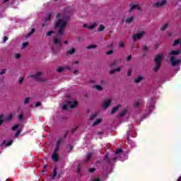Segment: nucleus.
I'll return each mask as SVG.
<instances>
[{
	"instance_id": "f257e3e1",
	"label": "nucleus",
	"mask_w": 181,
	"mask_h": 181,
	"mask_svg": "<svg viewBox=\"0 0 181 181\" xmlns=\"http://www.w3.org/2000/svg\"><path fill=\"white\" fill-rule=\"evenodd\" d=\"M56 18L55 27L58 29L59 35H64V29L69 21V15L67 13H58Z\"/></svg>"
},
{
	"instance_id": "f03ea898",
	"label": "nucleus",
	"mask_w": 181,
	"mask_h": 181,
	"mask_svg": "<svg viewBox=\"0 0 181 181\" xmlns=\"http://www.w3.org/2000/svg\"><path fill=\"white\" fill-rule=\"evenodd\" d=\"M180 49L173 50L168 54L167 57L170 59L172 66H177L180 63V59L176 58L177 54H180Z\"/></svg>"
},
{
	"instance_id": "7ed1b4c3",
	"label": "nucleus",
	"mask_w": 181,
	"mask_h": 181,
	"mask_svg": "<svg viewBox=\"0 0 181 181\" xmlns=\"http://www.w3.org/2000/svg\"><path fill=\"white\" fill-rule=\"evenodd\" d=\"M62 143L61 140H58L57 142V147L55 148V149L54 150V152L52 153V159L54 162H57V160H59V147L60 146V144Z\"/></svg>"
},
{
	"instance_id": "20e7f679",
	"label": "nucleus",
	"mask_w": 181,
	"mask_h": 181,
	"mask_svg": "<svg viewBox=\"0 0 181 181\" xmlns=\"http://www.w3.org/2000/svg\"><path fill=\"white\" fill-rule=\"evenodd\" d=\"M163 54H158L156 58H155V63H156V66L154 67V71H158L160 67V63L162 62V59H163Z\"/></svg>"
},
{
	"instance_id": "39448f33",
	"label": "nucleus",
	"mask_w": 181,
	"mask_h": 181,
	"mask_svg": "<svg viewBox=\"0 0 181 181\" xmlns=\"http://www.w3.org/2000/svg\"><path fill=\"white\" fill-rule=\"evenodd\" d=\"M78 105L77 101H68L66 105H64L62 108L63 110H69V108H76Z\"/></svg>"
},
{
	"instance_id": "423d86ee",
	"label": "nucleus",
	"mask_w": 181,
	"mask_h": 181,
	"mask_svg": "<svg viewBox=\"0 0 181 181\" xmlns=\"http://www.w3.org/2000/svg\"><path fill=\"white\" fill-rule=\"evenodd\" d=\"M30 77L37 80V81H45V77H43V74L42 71H38L35 75H31Z\"/></svg>"
},
{
	"instance_id": "0eeeda50",
	"label": "nucleus",
	"mask_w": 181,
	"mask_h": 181,
	"mask_svg": "<svg viewBox=\"0 0 181 181\" xmlns=\"http://www.w3.org/2000/svg\"><path fill=\"white\" fill-rule=\"evenodd\" d=\"M11 129L13 131H17L16 134H15V137H16L20 135L21 132L22 131V126L21 124H15Z\"/></svg>"
},
{
	"instance_id": "6e6552de",
	"label": "nucleus",
	"mask_w": 181,
	"mask_h": 181,
	"mask_svg": "<svg viewBox=\"0 0 181 181\" xmlns=\"http://www.w3.org/2000/svg\"><path fill=\"white\" fill-rule=\"evenodd\" d=\"M166 2V0L158 1L154 4V6H156V8H160L162 6H165Z\"/></svg>"
},
{
	"instance_id": "1a4fd4ad",
	"label": "nucleus",
	"mask_w": 181,
	"mask_h": 181,
	"mask_svg": "<svg viewBox=\"0 0 181 181\" xmlns=\"http://www.w3.org/2000/svg\"><path fill=\"white\" fill-rule=\"evenodd\" d=\"M134 9H138V11L141 10V6L138 3H132L130 4V12H132Z\"/></svg>"
},
{
	"instance_id": "9d476101",
	"label": "nucleus",
	"mask_w": 181,
	"mask_h": 181,
	"mask_svg": "<svg viewBox=\"0 0 181 181\" xmlns=\"http://www.w3.org/2000/svg\"><path fill=\"white\" fill-rule=\"evenodd\" d=\"M54 45H59L62 47V37L59 36L54 37Z\"/></svg>"
},
{
	"instance_id": "9b49d317",
	"label": "nucleus",
	"mask_w": 181,
	"mask_h": 181,
	"mask_svg": "<svg viewBox=\"0 0 181 181\" xmlns=\"http://www.w3.org/2000/svg\"><path fill=\"white\" fill-rule=\"evenodd\" d=\"M144 35H145V32L140 31V32L137 33L136 34H135L134 35H133V39L134 40H138V39H141V36H144Z\"/></svg>"
},
{
	"instance_id": "f8f14e48",
	"label": "nucleus",
	"mask_w": 181,
	"mask_h": 181,
	"mask_svg": "<svg viewBox=\"0 0 181 181\" xmlns=\"http://www.w3.org/2000/svg\"><path fill=\"white\" fill-rule=\"evenodd\" d=\"M111 99L110 98H108V99H106L103 103V108H108V107H110V105H111Z\"/></svg>"
},
{
	"instance_id": "ddd939ff",
	"label": "nucleus",
	"mask_w": 181,
	"mask_h": 181,
	"mask_svg": "<svg viewBox=\"0 0 181 181\" xmlns=\"http://www.w3.org/2000/svg\"><path fill=\"white\" fill-rule=\"evenodd\" d=\"M96 26H97L96 23H93L92 25H88V24L83 25V28H87L90 30H93V29H94V28H95Z\"/></svg>"
},
{
	"instance_id": "4468645a",
	"label": "nucleus",
	"mask_w": 181,
	"mask_h": 181,
	"mask_svg": "<svg viewBox=\"0 0 181 181\" xmlns=\"http://www.w3.org/2000/svg\"><path fill=\"white\" fill-rule=\"evenodd\" d=\"M124 22H126V23H131V22H132V21H134V17L133 16L128 17L127 18H124Z\"/></svg>"
},
{
	"instance_id": "2eb2a0df",
	"label": "nucleus",
	"mask_w": 181,
	"mask_h": 181,
	"mask_svg": "<svg viewBox=\"0 0 181 181\" xmlns=\"http://www.w3.org/2000/svg\"><path fill=\"white\" fill-rule=\"evenodd\" d=\"M65 69H68L69 70H70V67H66V66H59L57 69V71H58L59 73H62V71H64V70Z\"/></svg>"
},
{
	"instance_id": "dca6fc26",
	"label": "nucleus",
	"mask_w": 181,
	"mask_h": 181,
	"mask_svg": "<svg viewBox=\"0 0 181 181\" xmlns=\"http://www.w3.org/2000/svg\"><path fill=\"white\" fill-rule=\"evenodd\" d=\"M119 108H121V105H119L113 107L112 109L111 114H115V112H117V111H118V110H119Z\"/></svg>"
},
{
	"instance_id": "f3484780",
	"label": "nucleus",
	"mask_w": 181,
	"mask_h": 181,
	"mask_svg": "<svg viewBox=\"0 0 181 181\" xmlns=\"http://www.w3.org/2000/svg\"><path fill=\"white\" fill-rule=\"evenodd\" d=\"M127 114H128V109L124 108V110H122L119 117H124V115H127Z\"/></svg>"
},
{
	"instance_id": "a211bd4d",
	"label": "nucleus",
	"mask_w": 181,
	"mask_h": 181,
	"mask_svg": "<svg viewBox=\"0 0 181 181\" xmlns=\"http://www.w3.org/2000/svg\"><path fill=\"white\" fill-rule=\"evenodd\" d=\"M93 88H94V90H97L98 91H103V86L100 85H95L93 86Z\"/></svg>"
},
{
	"instance_id": "6ab92c4d",
	"label": "nucleus",
	"mask_w": 181,
	"mask_h": 181,
	"mask_svg": "<svg viewBox=\"0 0 181 181\" xmlns=\"http://www.w3.org/2000/svg\"><path fill=\"white\" fill-rule=\"evenodd\" d=\"M68 54L73 55L76 53V48L72 47L67 51Z\"/></svg>"
},
{
	"instance_id": "aec40b11",
	"label": "nucleus",
	"mask_w": 181,
	"mask_h": 181,
	"mask_svg": "<svg viewBox=\"0 0 181 181\" xmlns=\"http://www.w3.org/2000/svg\"><path fill=\"white\" fill-rule=\"evenodd\" d=\"M177 45H180V46H181V40L180 39L175 40L174 41L173 46H177Z\"/></svg>"
},
{
	"instance_id": "412c9836",
	"label": "nucleus",
	"mask_w": 181,
	"mask_h": 181,
	"mask_svg": "<svg viewBox=\"0 0 181 181\" xmlns=\"http://www.w3.org/2000/svg\"><path fill=\"white\" fill-rule=\"evenodd\" d=\"M149 108L150 110H153L155 108V102L153 100H151L149 104Z\"/></svg>"
},
{
	"instance_id": "4be33fe9",
	"label": "nucleus",
	"mask_w": 181,
	"mask_h": 181,
	"mask_svg": "<svg viewBox=\"0 0 181 181\" xmlns=\"http://www.w3.org/2000/svg\"><path fill=\"white\" fill-rule=\"evenodd\" d=\"M13 142V141L12 140H11V141H8V144H6V141H4L3 142V145H6V146H11V145H12Z\"/></svg>"
},
{
	"instance_id": "5701e85b",
	"label": "nucleus",
	"mask_w": 181,
	"mask_h": 181,
	"mask_svg": "<svg viewBox=\"0 0 181 181\" xmlns=\"http://www.w3.org/2000/svg\"><path fill=\"white\" fill-rule=\"evenodd\" d=\"M116 71H121V67H118L115 69H112L110 71V74H114Z\"/></svg>"
},
{
	"instance_id": "b1692460",
	"label": "nucleus",
	"mask_w": 181,
	"mask_h": 181,
	"mask_svg": "<svg viewBox=\"0 0 181 181\" xmlns=\"http://www.w3.org/2000/svg\"><path fill=\"white\" fill-rule=\"evenodd\" d=\"M33 33H35V28H33L31 31L25 35V37H29V36H31Z\"/></svg>"
},
{
	"instance_id": "393cba45",
	"label": "nucleus",
	"mask_w": 181,
	"mask_h": 181,
	"mask_svg": "<svg viewBox=\"0 0 181 181\" xmlns=\"http://www.w3.org/2000/svg\"><path fill=\"white\" fill-rule=\"evenodd\" d=\"M56 168L53 170V174L51 175L52 179H54L56 176H57V171L56 170Z\"/></svg>"
},
{
	"instance_id": "a878e982",
	"label": "nucleus",
	"mask_w": 181,
	"mask_h": 181,
	"mask_svg": "<svg viewBox=\"0 0 181 181\" xmlns=\"http://www.w3.org/2000/svg\"><path fill=\"white\" fill-rule=\"evenodd\" d=\"M51 18H52V13H49L47 15V18H45V22H49Z\"/></svg>"
},
{
	"instance_id": "bb28decb",
	"label": "nucleus",
	"mask_w": 181,
	"mask_h": 181,
	"mask_svg": "<svg viewBox=\"0 0 181 181\" xmlns=\"http://www.w3.org/2000/svg\"><path fill=\"white\" fill-rule=\"evenodd\" d=\"M169 26V24L165 23L161 27V30H166Z\"/></svg>"
},
{
	"instance_id": "cd10ccee",
	"label": "nucleus",
	"mask_w": 181,
	"mask_h": 181,
	"mask_svg": "<svg viewBox=\"0 0 181 181\" xmlns=\"http://www.w3.org/2000/svg\"><path fill=\"white\" fill-rule=\"evenodd\" d=\"M101 121H102L101 119H98L93 123V126L98 125V124H101Z\"/></svg>"
},
{
	"instance_id": "c85d7f7f",
	"label": "nucleus",
	"mask_w": 181,
	"mask_h": 181,
	"mask_svg": "<svg viewBox=\"0 0 181 181\" xmlns=\"http://www.w3.org/2000/svg\"><path fill=\"white\" fill-rule=\"evenodd\" d=\"M93 156L92 153H89L87 156H86V162H88V160H90V158H91V156Z\"/></svg>"
},
{
	"instance_id": "c756f323",
	"label": "nucleus",
	"mask_w": 181,
	"mask_h": 181,
	"mask_svg": "<svg viewBox=\"0 0 181 181\" xmlns=\"http://www.w3.org/2000/svg\"><path fill=\"white\" fill-rule=\"evenodd\" d=\"M104 29H105V27H104L103 25H100L99 26L98 30H99V32H103V30H104Z\"/></svg>"
},
{
	"instance_id": "7c9ffc66",
	"label": "nucleus",
	"mask_w": 181,
	"mask_h": 181,
	"mask_svg": "<svg viewBox=\"0 0 181 181\" xmlns=\"http://www.w3.org/2000/svg\"><path fill=\"white\" fill-rule=\"evenodd\" d=\"M142 78H144V77L142 76H139L138 78H136L135 79V83H139V81H141V80H142Z\"/></svg>"
},
{
	"instance_id": "2f4dec72",
	"label": "nucleus",
	"mask_w": 181,
	"mask_h": 181,
	"mask_svg": "<svg viewBox=\"0 0 181 181\" xmlns=\"http://www.w3.org/2000/svg\"><path fill=\"white\" fill-rule=\"evenodd\" d=\"M54 33V31H48L46 34V36H52Z\"/></svg>"
},
{
	"instance_id": "473e14b6",
	"label": "nucleus",
	"mask_w": 181,
	"mask_h": 181,
	"mask_svg": "<svg viewBox=\"0 0 181 181\" xmlns=\"http://www.w3.org/2000/svg\"><path fill=\"white\" fill-rule=\"evenodd\" d=\"M13 117V115L12 114L8 115L6 118L7 121H10V119H12Z\"/></svg>"
},
{
	"instance_id": "72a5a7b5",
	"label": "nucleus",
	"mask_w": 181,
	"mask_h": 181,
	"mask_svg": "<svg viewBox=\"0 0 181 181\" xmlns=\"http://www.w3.org/2000/svg\"><path fill=\"white\" fill-rule=\"evenodd\" d=\"M4 122V115H0V125H2V123Z\"/></svg>"
},
{
	"instance_id": "f704fd0d",
	"label": "nucleus",
	"mask_w": 181,
	"mask_h": 181,
	"mask_svg": "<svg viewBox=\"0 0 181 181\" xmlns=\"http://www.w3.org/2000/svg\"><path fill=\"white\" fill-rule=\"evenodd\" d=\"M122 152V150L121 148H117L115 151V154L118 155V153H121Z\"/></svg>"
},
{
	"instance_id": "c9c22d12",
	"label": "nucleus",
	"mask_w": 181,
	"mask_h": 181,
	"mask_svg": "<svg viewBox=\"0 0 181 181\" xmlns=\"http://www.w3.org/2000/svg\"><path fill=\"white\" fill-rule=\"evenodd\" d=\"M30 101V98H27L24 101V104H28Z\"/></svg>"
},
{
	"instance_id": "e433bc0d",
	"label": "nucleus",
	"mask_w": 181,
	"mask_h": 181,
	"mask_svg": "<svg viewBox=\"0 0 181 181\" xmlns=\"http://www.w3.org/2000/svg\"><path fill=\"white\" fill-rule=\"evenodd\" d=\"M25 80V78L24 77H21L19 79V83L20 84H22V83H23V81Z\"/></svg>"
},
{
	"instance_id": "4c0bfd02",
	"label": "nucleus",
	"mask_w": 181,
	"mask_h": 181,
	"mask_svg": "<svg viewBox=\"0 0 181 181\" xmlns=\"http://www.w3.org/2000/svg\"><path fill=\"white\" fill-rule=\"evenodd\" d=\"M124 44L123 42H119V47H124Z\"/></svg>"
},
{
	"instance_id": "58836bf2",
	"label": "nucleus",
	"mask_w": 181,
	"mask_h": 181,
	"mask_svg": "<svg viewBox=\"0 0 181 181\" xmlns=\"http://www.w3.org/2000/svg\"><path fill=\"white\" fill-rule=\"evenodd\" d=\"M88 172L93 173V172H95V168H89Z\"/></svg>"
},
{
	"instance_id": "ea45409f",
	"label": "nucleus",
	"mask_w": 181,
	"mask_h": 181,
	"mask_svg": "<svg viewBox=\"0 0 181 181\" xmlns=\"http://www.w3.org/2000/svg\"><path fill=\"white\" fill-rule=\"evenodd\" d=\"M139 104H141L139 101L134 103V107H139Z\"/></svg>"
},
{
	"instance_id": "a19ab883",
	"label": "nucleus",
	"mask_w": 181,
	"mask_h": 181,
	"mask_svg": "<svg viewBox=\"0 0 181 181\" xmlns=\"http://www.w3.org/2000/svg\"><path fill=\"white\" fill-rule=\"evenodd\" d=\"M87 49H95V45H91L87 47Z\"/></svg>"
},
{
	"instance_id": "79ce46f5",
	"label": "nucleus",
	"mask_w": 181,
	"mask_h": 181,
	"mask_svg": "<svg viewBox=\"0 0 181 181\" xmlns=\"http://www.w3.org/2000/svg\"><path fill=\"white\" fill-rule=\"evenodd\" d=\"M15 57L16 59H19L21 57V54H16Z\"/></svg>"
},
{
	"instance_id": "37998d69",
	"label": "nucleus",
	"mask_w": 181,
	"mask_h": 181,
	"mask_svg": "<svg viewBox=\"0 0 181 181\" xmlns=\"http://www.w3.org/2000/svg\"><path fill=\"white\" fill-rule=\"evenodd\" d=\"M42 105V103L40 102H37L35 105V107H40Z\"/></svg>"
},
{
	"instance_id": "c03bdc74",
	"label": "nucleus",
	"mask_w": 181,
	"mask_h": 181,
	"mask_svg": "<svg viewBox=\"0 0 181 181\" xmlns=\"http://www.w3.org/2000/svg\"><path fill=\"white\" fill-rule=\"evenodd\" d=\"M28 47V42H24L23 44V47L25 48V47Z\"/></svg>"
},
{
	"instance_id": "a18cd8bd",
	"label": "nucleus",
	"mask_w": 181,
	"mask_h": 181,
	"mask_svg": "<svg viewBox=\"0 0 181 181\" xmlns=\"http://www.w3.org/2000/svg\"><path fill=\"white\" fill-rule=\"evenodd\" d=\"M132 56L129 55V57H127V62H129L130 60H132Z\"/></svg>"
},
{
	"instance_id": "49530a36",
	"label": "nucleus",
	"mask_w": 181,
	"mask_h": 181,
	"mask_svg": "<svg viewBox=\"0 0 181 181\" xmlns=\"http://www.w3.org/2000/svg\"><path fill=\"white\" fill-rule=\"evenodd\" d=\"M6 72V69H3L1 72H0V74H5Z\"/></svg>"
},
{
	"instance_id": "de8ad7c7",
	"label": "nucleus",
	"mask_w": 181,
	"mask_h": 181,
	"mask_svg": "<svg viewBox=\"0 0 181 181\" xmlns=\"http://www.w3.org/2000/svg\"><path fill=\"white\" fill-rule=\"evenodd\" d=\"M8 40V37H4L3 39V42H6Z\"/></svg>"
},
{
	"instance_id": "09e8293b",
	"label": "nucleus",
	"mask_w": 181,
	"mask_h": 181,
	"mask_svg": "<svg viewBox=\"0 0 181 181\" xmlns=\"http://www.w3.org/2000/svg\"><path fill=\"white\" fill-rule=\"evenodd\" d=\"M92 181H100V179H98V178H93Z\"/></svg>"
},
{
	"instance_id": "8fccbe9b",
	"label": "nucleus",
	"mask_w": 181,
	"mask_h": 181,
	"mask_svg": "<svg viewBox=\"0 0 181 181\" xmlns=\"http://www.w3.org/2000/svg\"><path fill=\"white\" fill-rule=\"evenodd\" d=\"M143 50H148V47L144 46V47H143Z\"/></svg>"
},
{
	"instance_id": "3c124183",
	"label": "nucleus",
	"mask_w": 181,
	"mask_h": 181,
	"mask_svg": "<svg viewBox=\"0 0 181 181\" xmlns=\"http://www.w3.org/2000/svg\"><path fill=\"white\" fill-rule=\"evenodd\" d=\"M112 54V51L111 50L107 52V54Z\"/></svg>"
},
{
	"instance_id": "603ef678",
	"label": "nucleus",
	"mask_w": 181,
	"mask_h": 181,
	"mask_svg": "<svg viewBox=\"0 0 181 181\" xmlns=\"http://www.w3.org/2000/svg\"><path fill=\"white\" fill-rule=\"evenodd\" d=\"M73 64H78V61H75L74 62H73Z\"/></svg>"
},
{
	"instance_id": "864d4df0",
	"label": "nucleus",
	"mask_w": 181,
	"mask_h": 181,
	"mask_svg": "<svg viewBox=\"0 0 181 181\" xmlns=\"http://www.w3.org/2000/svg\"><path fill=\"white\" fill-rule=\"evenodd\" d=\"M22 118H23V116L22 115H19V119H22Z\"/></svg>"
},
{
	"instance_id": "5fc2aeb1",
	"label": "nucleus",
	"mask_w": 181,
	"mask_h": 181,
	"mask_svg": "<svg viewBox=\"0 0 181 181\" xmlns=\"http://www.w3.org/2000/svg\"><path fill=\"white\" fill-rule=\"evenodd\" d=\"M78 71L75 70V71H74V74H76V73H78Z\"/></svg>"
},
{
	"instance_id": "6e6d98bb",
	"label": "nucleus",
	"mask_w": 181,
	"mask_h": 181,
	"mask_svg": "<svg viewBox=\"0 0 181 181\" xmlns=\"http://www.w3.org/2000/svg\"><path fill=\"white\" fill-rule=\"evenodd\" d=\"M108 158V155H106L105 159L107 160Z\"/></svg>"
},
{
	"instance_id": "4d7b16f0",
	"label": "nucleus",
	"mask_w": 181,
	"mask_h": 181,
	"mask_svg": "<svg viewBox=\"0 0 181 181\" xmlns=\"http://www.w3.org/2000/svg\"><path fill=\"white\" fill-rule=\"evenodd\" d=\"M177 181H181V177L178 178Z\"/></svg>"
},
{
	"instance_id": "13d9d810",
	"label": "nucleus",
	"mask_w": 181,
	"mask_h": 181,
	"mask_svg": "<svg viewBox=\"0 0 181 181\" xmlns=\"http://www.w3.org/2000/svg\"><path fill=\"white\" fill-rule=\"evenodd\" d=\"M127 74L128 76H131V72L129 71Z\"/></svg>"
},
{
	"instance_id": "bf43d9fd",
	"label": "nucleus",
	"mask_w": 181,
	"mask_h": 181,
	"mask_svg": "<svg viewBox=\"0 0 181 181\" xmlns=\"http://www.w3.org/2000/svg\"><path fill=\"white\" fill-rule=\"evenodd\" d=\"M65 45H67V43H69L67 41L64 42Z\"/></svg>"
},
{
	"instance_id": "052dcab7",
	"label": "nucleus",
	"mask_w": 181,
	"mask_h": 181,
	"mask_svg": "<svg viewBox=\"0 0 181 181\" xmlns=\"http://www.w3.org/2000/svg\"><path fill=\"white\" fill-rule=\"evenodd\" d=\"M69 148H70L71 149H73V146H69Z\"/></svg>"
},
{
	"instance_id": "680f3d73",
	"label": "nucleus",
	"mask_w": 181,
	"mask_h": 181,
	"mask_svg": "<svg viewBox=\"0 0 181 181\" xmlns=\"http://www.w3.org/2000/svg\"><path fill=\"white\" fill-rule=\"evenodd\" d=\"M4 2H8V1H9V0H4Z\"/></svg>"
},
{
	"instance_id": "e2e57ef3",
	"label": "nucleus",
	"mask_w": 181,
	"mask_h": 181,
	"mask_svg": "<svg viewBox=\"0 0 181 181\" xmlns=\"http://www.w3.org/2000/svg\"><path fill=\"white\" fill-rule=\"evenodd\" d=\"M90 118H91V119H93L94 117L91 116V117H90Z\"/></svg>"
}]
</instances>
